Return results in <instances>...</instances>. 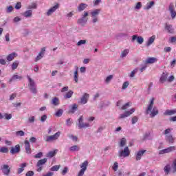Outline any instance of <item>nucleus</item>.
<instances>
[{
  "label": "nucleus",
  "mask_w": 176,
  "mask_h": 176,
  "mask_svg": "<svg viewBox=\"0 0 176 176\" xmlns=\"http://www.w3.org/2000/svg\"><path fill=\"white\" fill-rule=\"evenodd\" d=\"M87 166H89V162L85 161L84 162H82V164L80 165L81 169L79 171L77 176L85 175V171H86L87 170Z\"/></svg>",
  "instance_id": "nucleus-7"
},
{
  "label": "nucleus",
  "mask_w": 176,
  "mask_h": 176,
  "mask_svg": "<svg viewBox=\"0 0 176 176\" xmlns=\"http://www.w3.org/2000/svg\"><path fill=\"white\" fill-rule=\"evenodd\" d=\"M74 79L76 83H78L79 82V74H78V70H76L74 72Z\"/></svg>",
  "instance_id": "nucleus-39"
},
{
  "label": "nucleus",
  "mask_w": 176,
  "mask_h": 176,
  "mask_svg": "<svg viewBox=\"0 0 176 176\" xmlns=\"http://www.w3.org/2000/svg\"><path fill=\"white\" fill-rule=\"evenodd\" d=\"M166 151L168 153H170V152H173V151H175V146H173L168 147L166 148Z\"/></svg>",
  "instance_id": "nucleus-55"
},
{
  "label": "nucleus",
  "mask_w": 176,
  "mask_h": 176,
  "mask_svg": "<svg viewBox=\"0 0 176 176\" xmlns=\"http://www.w3.org/2000/svg\"><path fill=\"white\" fill-rule=\"evenodd\" d=\"M100 13H101V9H95L90 12L91 17L93 18L92 23H94V24L98 23V15Z\"/></svg>",
  "instance_id": "nucleus-4"
},
{
  "label": "nucleus",
  "mask_w": 176,
  "mask_h": 176,
  "mask_svg": "<svg viewBox=\"0 0 176 176\" xmlns=\"http://www.w3.org/2000/svg\"><path fill=\"white\" fill-rule=\"evenodd\" d=\"M19 60H15L13 62L12 65V71H14V69H17V67H19Z\"/></svg>",
  "instance_id": "nucleus-40"
},
{
  "label": "nucleus",
  "mask_w": 176,
  "mask_h": 176,
  "mask_svg": "<svg viewBox=\"0 0 176 176\" xmlns=\"http://www.w3.org/2000/svg\"><path fill=\"white\" fill-rule=\"evenodd\" d=\"M52 104H53V105H55V106H57L58 105V98L57 97H55L52 99Z\"/></svg>",
  "instance_id": "nucleus-43"
},
{
  "label": "nucleus",
  "mask_w": 176,
  "mask_h": 176,
  "mask_svg": "<svg viewBox=\"0 0 176 176\" xmlns=\"http://www.w3.org/2000/svg\"><path fill=\"white\" fill-rule=\"evenodd\" d=\"M3 118H5L6 120H10V119L12 118V114H8V113H6L3 116Z\"/></svg>",
  "instance_id": "nucleus-50"
},
{
  "label": "nucleus",
  "mask_w": 176,
  "mask_h": 176,
  "mask_svg": "<svg viewBox=\"0 0 176 176\" xmlns=\"http://www.w3.org/2000/svg\"><path fill=\"white\" fill-rule=\"evenodd\" d=\"M140 8H142V3H141V2H138L136 3V6H135V9H136L137 10H139Z\"/></svg>",
  "instance_id": "nucleus-59"
},
{
  "label": "nucleus",
  "mask_w": 176,
  "mask_h": 176,
  "mask_svg": "<svg viewBox=\"0 0 176 176\" xmlns=\"http://www.w3.org/2000/svg\"><path fill=\"white\" fill-rule=\"evenodd\" d=\"M43 156V153L42 152H39L34 155L35 159H41Z\"/></svg>",
  "instance_id": "nucleus-56"
},
{
  "label": "nucleus",
  "mask_w": 176,
  "mask_h": 176,
  "mask_svg": "<svg viewBox=\"0 0 176 176\" xmlns=\"http://www.w3.org/2000/svg\"><path fill=\"white\" fill-rule=\"evenodd\" d=\"M166 141H168L170 144H173L174 142V138H173V135L168 134L166 135Z\"/></svg>",
  "instance_id": "nucleus-33"
},
{
  "label": "nucleus",
  "mask_w": 176,
  "mask_h": 176,
  "mask_svg": "<svg viewBox=\"0 0 176 176\" xmlns=\"http://www.w3.org/2000/svg\"><path fill=\"white\" fill-rule=\"evenodd\" d=\"M176 65V59H173L171 62H170V67L172 68H174V67H175Z\"/></svg>",
  "instance_id": "nucleus-62"
},
{
  "label": "nucleus",
  "mask_w": 176,
  "mask_h": 176,
  "mask_svg": "<svg viewBox=\"0 0 176 176\" xmlns=\"http://www.w3.org/2000/svg\"><path fill=\"white\" fill-rule=\"evenodd\" d=\"M133 112H135V109L134 108L131 109L130 111H125L124 113L120 114L119 119H124V118H127L132 115Z\"/></svg>",
  "instance_id": "nucleus-11"
},
{
  "label": "nucleus",
  "mask_w": 176,
  "mask_h": 176,
  "mask_svg": "<svg viewBox=\"0 0 176 176\" xmlns=\"http://www.w3.org/2000/svg\"><path fill=\"white\" fill-rule=\"evenodd\" d=\"M118 167H119V164L118 162H115L113 166V170H114V171H118Z\"/></svg>",
  "instance_id": "nucleus-61"
},
{
  "label": "nucleus",
  "mask_w": 176,
  "mask_h": 176,
  "mask_svg": "<svg viewBox=\"0 0 176 176\" xmlns=\"http://www.w3.org/2000/svg\"><path fill=\"white\" fill-rule=\"evenodd\" d=\"M168 10H169V12H170V13L171 18H172V19H175L176 11H175V10L174 9V3H170L169 4Z\"/></svg>",
  "instance_id": "nucleus-12"
},
{
  "label": "nucleus",
  "mask_w": 176,
  "mask_h": 176,
  "mask_svg": "<svg viewBox=\"0 0 176 176\" xmlns=\"http://www.w3.org/2000/svg\"><path fill=\"white\" fill-rule=\"evenodd\" d=\"M126 144H127V140H126V138H122L119 144V147L123 148V146H124V145H126Z\"/></svg>",
  "instance_id": "nucleus-34"
},
{
  "label": "nucleus",
  "mask_w": 176,
  "mask_h": 176,
  "mask_svg": "<svg viewBox=\"0 0 176 176\" xmlns=\"http://www.w3.org/2000/svg\"><path fill=\"white\" fill-rule=\"evenodd\" d=\"M80 149V148H79V146H78V145H74L69 148V151L71 152H76V151H79Z\"/></svg>",
  "instance_id": "nucleus-38"
},
{
  "label": "nucleus",
  "mask_w": 176,
  "mask_h": 176,
  "mask_svg": "<svg viewBox=\"0 0 176 176\" xmlns=\"http://www.w3.org/2000/svg\"><path fill=\"white\" fill-rule=\"evenodd\" d=\"M135 39H137V42H138V43H139V45H142V43H144V38L142 36H138L137 35H133L132 36V42H134V41H135Z\"/></svg>",
  "instance_id": "nucleus-15"
},
{
  "label": "nucleus",
  "mask_w": 176,
  "mask_h": 176,
  "mask_svg": "<svg viewBox=\"0 0 176 176\" xmlns=\"http://www.w3.org/2000/svg\"><path fill=\"white\" fill-rule=\"evenodd\" d=\"M27 78L29 80V89L30 90V91L32 93H33V94H36V93H38V90H36V86L35 85V81L34 80H32V78H31V77H30V76H27Z\"/></svg>",
  "instance_id": "nucleus-3"
},
{
  "label": "nucleus",
  "mask_w": 176,
  "mask_h": 176,
  "mask_svg": "<svg viewBox=\"0 0 176 176\" xmlns=\"http://www.w3.org/2000/svg\"><path fill=\"white\" fill-rule=\"evenodd\" d=\"M137 72H138V69H133L130 74V77L131 78H134V75H135V74H137Z\"/></svg>",
  "instance_id": "nucleus-54"
},
{
  "label": "nucleus",
  "mask_w": 176,
  "mask_h": 176,
  "mask_svg": "<svg viewBox=\"0 0 176 176\" xmlns=\"http://www.w3.org/2000/svg\"><path fill=\"white\" fill-rule=\"evenodd\" d=\"M0 152L1 153H8V152H9V148H8L7 147H1L0 148Z\"/></svg>",
  "instance_id": "nucleus-46"
},
{
  "label": "nucleus",
  "mask_w": 176,
  "mask_h": 176,
  "mask_svg": "<svg viewBox=\"0 0 176 176\" xmlns=\"http://www.w3.org/2000/svg\"><path fill=\"white\" fill-rule=\"evenodd\" d=\"M67 137H69L70 140H72L73 141H78V137L74 136L72 134L67 135Z\"/></svg>",
  "instance_id": "nucleus-48"
},
{
  "label": "nucleus",
  "mask_w": 176,
  "mask_h": 176,
  "mask_svg": "<svg viewBox=\"0 0 176 176\" xmlns=\"http://www.w3.org/2000/svg\"><path fill=\"white\" fill-rule=\"evenodd\" d=\"M86 40H80L78 43H77V46H82V45H86Z\"/></svg>",
  "instance_id": "nucleus-51"
},
{
  "label": "nucleus",
  "mask_w": 176,
  "mask_h": 176,
  "mask_svg": "<svg viewBox=\"0 0 176 176\" xmlns=\"http://www.w3.org/2000/svg\"><path fill=\"white\" fill-rule=\"evenodd\" d=\"M20 151V144H16L14 147H11V150L10 152L11 155H15V153H19Z\"/></svg>",
  "instance_id": "nucleus-16"
},
{
  "label": "nucleus",
  "mask_w": 176,
  "mask_h": 176,
  "mask_svg": "<svg viewBox=\"0 0 176 176\" xmlns=\"http://www.w3.org/2000/svg\"><path fill=\"white\" fill-rule=\"evenodd\" d=\"M168 77V74L167 73V72L162 73L160 78V82H162V83H164V82L167 80Z\"/></svg>",
  "instance_id": "nucleus-20"
},
{
  "label": "nucleus",
  "mask_w": 176,
  "mask_h": 176,
  "mask_svg": "<svg viewBox=\"0 0 176 176\" xmlns=\"http://www.w3.org/2000/svg\"><path fill=\"white\" fill-rule=\"evenodd\" d=\"M15 9H16V10L21 9V3H16V4L15 5Z\"/></svg>",
  "instance_id": "nucleus-60"
},
{
  "label": "nucleus",
  "mask_w": 176,
  "mask_h": 176,
  "mask_svg": "<svg viewBox=\"0 0 176 176\" xmlns=\"http://www.w3.org/2000/svg\"><path fill=\"white\" fill-rule=\"evenodd\" d=\"M155 6V1H151L150 3H147L146 6L144 7L145 10H149L151 8Z\"/></svg>",
  "instance_id": "nucleus-32"
},
{
  "label": "nucleus",
  "mask_w": 176,
  "mask_h": 176,
  "mask_svg": "<svg viewBox=\"0 0 176 176\" xmlns=\"http://www.w3.org/2000/svg\"><path fill=\"white\" fill-rule=\"evenodd\" d=\"M38 5L35 3H32V4L28 6V9H36Z\"/></svg>",
  "instance_id": "nucleus-47"
},
{
  "label": "nucleus",
  "mask_w": 176,
  "mask_h": 176,
  "mask_svg": "<svg viewBox=\"0 0 176 176\" xmlns=\"http://www.w3.org/2000/svg\"><path fill=\"white\" fill-rule=\"evenodd\" d=\"M137 122H138V117L137 116H134L132 120H131V123L132 124H135V123H137Z\"/></svg>",
  "instance_id": "nucleus-57"
},
{
  "label": "nucleus",
  "mask_w": 176,
  "mask_h": 176,
  "mask_svg": "<svg viewBox=\"0 0 176 176\" xmlns=\"http://www.w3.org/2000/svg\"><path fill=\"white\" fill-rule=\"evenodd\" d=\"M87 16H89V12L85 11L84 14L82 15V17L78 19L77 24L81 25V27H85L87 23V20H89Z\"/></svg>",
  "instance_id": "nucleus-2"
},
{
  "label": "nucleus",
  "mask_w": 176,
  "mask_h": 176,
  "mask_svg": "<svg viewBox=\"0 0 176 176\" xmlns=\"http://www.w3.org/2000/svg\"><path fill=\"white\" fill-rule=\"evenodd\" d=\"M63 113H64V111L63 109H59L56 112L55 116H57V118H60L63 116Z\"/></svg>",
  "instance_id": "nucleus-42"
},
{
  "label": "nucleus",
  "mask_w": 176,
  "mask_h": 176,
  "mask_svg": "<svg viewBox=\"0 0 176 176\" xmlns=\"http://www.w3.org/2000/svg\"><path fill=\"white\" fill-rule=\"evenodd\" d=\"M175 113H176V109L175 110L167 109L164 113V115H165L166 116H171V115H175Z\"/></svg>",
  "instance_id": "nucleus-23"
},
{
  "label": "nucleus",
  "mask_w": 176,
  "mask_h": 176,
  "mask_svg": "<svg viewBox=\"0 0 176 176\" xmlns=\"http://www.w3.org/2000/svg\"><path fill=\"white\" fill-rule=\"evenodd\" d=\"M129 50L128 49H125L120 54V58H124V57H126V56H127V54H129Z\"/></svg>",
  "instance_id": "nucleus-36"
},
{
  "label": "nucleus",
  "mask_w": 176,
  "mask_h": 176,
  "mask_svg": "<svg viewBox=\"0 0 176 176\" xmlns=\"http://www.w3.org/2000/svg\"><path fill=\"white\" fill-rule=\"evenodd\" d=\"M47 162V158H43L38 161L36 164L37 167H41V166H43L45 163Z\"/></svg>",
  "instance_id": "nucleus-25"
},
{
  "label": "nucleus",
  "mask_w": 176,
  "mask_h": 176,
  "mask_svg": "<svg viewBox=\"0 0 176 176\" xmlns=\"http://www.w3.org/2000/svg\"><path fill=\"white\" fill-rule=\"evenodd\" d=\"M78 129H87V127H90V124L89 123L83 122V116H81L78 119L76 123Z\"/></svg>",
  "instance_id": "nucleus-5"
},
{
  "label": "nucleus",
  "mask_w": 176,
  "mask_h": 176,
  "mask_svg": "<svg viewBox=\"0 0 176 176\" xmlns=\"http://www.w3.org/2000/svg\"><path fill=\"white\" fill-rule=\"evenodd\" d=\"M56 155H57V150H54L48 152L46 156L47 157L52 158V157H54V156H56Z\"/></svg>",
  "instance_id": "nucleus-29"
},
{
  "label": "nucleus",
  "mask_w": 176,
  "mask_h": 176,
  "mask_svg": "<svg viewBox=\"0 0 176 176\" xmlns=\"http://www.w3.org/2000/svg\"><path fill=\"white\" fill-rule=\"evenodd\" d=\"M66 124L67 126H71L72 124V120L71 118H69L66 120Z\"/></svg>",
  "instance_id": "nucleus-63"
},
{
  "label": "nucleus",
  "mask_w": 176,
  "mask_h": 176,
  "mask_svg": "<svg viewBox=\"0 0 176 176\" xmlns=\"http://www.w3.org/2000/svg\"><path fill=\"white\" fill-rule=\"evenodd\" d=\"M21 79H23V76L17 75V74H14L12 76V77L10 79L9 82H14L17 80H21Z\"/></svg>",
  "instance_id": "nucleus-19"
},
{
  "label": "nucleus",
  "mask_w": 176,
  "mask_h": 176,
  "mask_svg": "<svg viewBox=\"0 0 176 176\" xmlns=\"http://www.w3.org/2000/svg\"><path fill=\"white\" fill-rule=\"evenodd\" d=\"M23 16H24V17H26V18L32 17V10H26L23 13Z\"/></svg>",
  "instance_id": "nucleus-31"
},
{
  "label": "nucleus",
  "mask_w": 176,
  "mask_h": 176,
  "mask_svg": "<svg viewBox=\"0 0 176 176\" xmlns=\"http://www.w3.org/2000/svg\"><path fill=\"white\" fill-rule=\"evenodd\" d=\"M131 107V102H128L125 104H124L122 107H120V109H122V111H126L127 108Z\"/></svg>",
  "instance_id": "nucleus-35"
},
{
  "label": "nucleus",
  "mask_w": 176,
  "mask_h": 176,
  "mask_svg": "<svg viewBox=\"0 0 176 176\" xmlns=\"http://www.w3.org/2000/svg\"><path fill=\"white\" fill-rule=\"evenodd\" d=\"M25 144V150L26 153L28 155H31V145L30 144V142L28 140H25L24 142Z\"/></svg>",
  "instance_id": "nucleus-14"
},
{
  "label": "nucleus",
  "mask_w": 176,
  "mask_h": 176,
  "mask_svg": "<svg viewBox=\"0 0 176 176\" xmlns=\"http://www.w3.org/2000/svg\"><path fill=\"white\" fill-rule=\"evenodd\" d=\"M118 156V157H129V156H130V149H129V146L124 147L122 151H119Z\"/></svg>",
  "instance_id": "nucleus-6"
},
{
  "label": "nucleus",
  "mask_w": 176,
  "mask_h": 176,
  "mask_svg": "<svg viewBox=\"0 0 176 176\" xmlns=\"http://www.w3.org/2000/svg\"><path fill=\"white\" fill-rule=\"evenodd\" d=\"M42 58H43V55L38 54V56L36 57L34 61L35 63L39 61V60H41Z\"/></svg>",
  "instance_id": "nucleus-52"
},
{
  "label": "nucleus",
  "mask_w": 176,
  "mask_h": 176,
  "mask_svg": "<svg viewBox=\"0 0 176 176\" xmlns=\"http://www.w3.org/2000/svg\"><path fill=\"white\" fill-rule=\"evenodd\" d=\"M112 78H113V76L112 75H109V76H107L105 80L106 83H109V82L112 80Z\"/></svg>",
  "instance_id": "nucleus-58"
},
{
  "label": "nucleus",
  "mask_w": 176,
  "mask_h": 176,
  "mask_svg": "<svg viewBox=\"0 0 176 176\" xmlns=\"http://www.w3.org/2000/svg\"><path fill=\"white\" fill-rule=\"evenodd\" d=\"M157 61V59L154 57H150L147 60H145L146 64H154V63H156Z\"/></svg>",
  "instance_id": "nucleus-24"
},
{
  "label": "nucleus",
  "mask_w": 176,
  "mask_h": 176,
  "mask_svg": "<svg viewBox=\"0 0 176 176\" xmlns=\"http://www.w3.org/2000/svg\"><path fill=\"white\" fill-rule=\"evenodd\" d=\"M149 137H151V133L146 132L143 136V141L149 140Z\"/></svg>",
  "instance_id": "nucleus-45"
},
{
  "label": "nucleus",
  "mask_w": 176,
  "mask_h": 176,
  "mask_svg": "<svg viewBox=\"0 0 176 176\" xmlns=\"http://www.w3.org/2000/svg\"><path fill=\"white\" fill-rule=\"evenodd\" d=\"M72 94H74V91L70 90L65 94V95L64 96V98H65L66 100L68 98H71V97H72Z\"/></svg>",
  "instance_id": "nucleus-37"
},
{
  "label": "nucleus",
  "mask_w": 176,
  "mask_h": 176,
  "mask_svg": "<svg viewBox=\"0 0 176 176\" xmlns=\"http://www.w3.org/2000/svg\"><path fill=\"white\" fill-rule=\"evenodd\" d=\"M60 167H61V166L55 165L51 168V171H58V170H60Z\"/></svg>",
  "instance_id": "nucleus-44"
},
{
  "label": "nucleus",
  "mask_w": 176,
  "mask_h": 176,
  "mask_svg": "<svg viewBox=\"0 0 176 176\" xmlns=\"http://www.w3.org/2000/svg\"><path fill=\"white\" fill-rule=\"evenodd\" d=\"M58 8H60V4L56 3V5H55L54 6L52 7L48 10L47 15L52 16V13H54V12H56L57 9H58Z\"/></svg>",
  "instance_id": "nucleus-13"
},
{
  "label": "nucleus",
  "mask_w": 176,
  "mask_h": 176,
  "mask_svg": "<svg viewBox=\"0 0 176 176\" xmlns=\"http://www.w3.org/2000/svg\"><path fill=\"white\" fill-rule=\"evenodd\" d=\"M25 167H27V163L25 162V163L21 164L19 165V168H18L17 173L21 174V173H23V171H24Z\"/></svg>",
  "instance_id": "nucleus-22"
},
{
  "label": "nucleus",
  "mask_w": 176,
  "mask_h": 176,
  "mask_svg": "<svg viewBox=\"0 0 176 176\" xmlns=\"http://www.w3.org/2000/svg\"><path fill=\"white\" fill-rule=\"evenodd\" d=\"M165 30H166L169 34H174V29H173V25H171L166 24Z\"/></svg>",
  "instance_id": "nucleus-26"
},
{
  "label": "nucleus",
  "mask_w": 176,
  "mask_h": 176,
  "mask_svg": "<svg viewBox=\"0 0 176 176\" xmlns=\"http://www.w3.org/2000/svg\"><path fill=\"white\" fill-rule=\"evenodd\" d=\"M171 170V166L170 164H167L164 168V171L166 175H168L170 174V171Z\"/></svg>",
  "instance_id": "nucleus-30"
},
{
  "label": "nucleus",
  "mask_w": 176,
  "mask_h": 176,
  "mask_svg": "<svg viewBox=\"0 0 176 176\" xmlns=\"http://www.w3.org/2000/svg\"><path fill=\"white\" fill-rule=\"evenodd\" d=\"M14 57H17V54L16 52H12L7 56V60L8 61H13Z\"/></svg>",
  "instance_id": "nucleus-21"
},
{
  "label": "nucleus",
  "mask_w": 176,
  "mask_h": 176,
  "mask_svg": "<svg viewBox=\"0 0 176 176\" xmlns=\"http://www.w3.org/2000/svg\"><path fill=\"white\" fill-rule=\"evenodd\" d=\"M78 111V104L74 103L69 107V113H75Z\"/></svg>",
  "instance_id": "nucleus-17"
},
{
  "label": "nucleus",
  "mask_w": 176,
  "mask_h": 176,
  "mask_svg": "<svg viewBox=\"0 0 176 176\" xmlns=\"http://www.w3.org/2000/svg\"><path fill=\"white\" fill-rule=\"evenodd\" d=\"M172 170L173 173H176V159L173 161L172 164Z\"/></svg>",
  "instance_id": "nucleus-53"
},
{
  "label": "nucleus",
  "mask_w": 176,
  "mask_h": 176,
  "mask_svg": "<svg viewBox=\"0 0 176 176\" xmlns=\"http://www.w3.org/2000/svg\"><path fill=\"white\" fill-rule=\"evenodd\" d=\"M155 39H156V36L153 35L151 37H150L146 43V46H151L153 42H155Z\"/></svg>",
  "instance_id": "nucleus-28"
},
{
  "label": "nucleus",
  "mask_w": 176,
  "mask_h": 176,
  "mask_svg": "<svg viewBox=\"0 0 176 176\" xmlns=\"http://www.w3.org/2000/svg\"><path fill=\"white\" fill-rule=\"evenodd\" d=\"M155 98H152L150 100V104H148L147 109H146V113H149L151 112V118H155L156 115L159 114V110H157V108L153 107V104ZM153 109V110H152Z\"/></svg>",
  "instance_id": "nucleus-1"
},
{
  "label": "nucleus",
  "mask_w": 176,
  "mask_h": 176,
  "mask_svg": "<svg viewBox=\"0 0 176 176\" xmlns=\"http://www.w3.org/2000/svg\"><path fill=\"white\" fill-rule=\"evenodd\" d=\"M89 97H90V95L87 93H85L80 98V100L78 102V103L83 104H87V102L89 101Z\"/></svg>",
  "instance_id": "nucleus-10"
},
{
  "label": "nucleus",
  "mask_w": 176,
  "mask_h": 176,
  "mask_svg": "<svg viewBox=\"0 0 176 176\" xmlns=\"http://www.w3.org/2000/svg\"><path fill=\"white\" fill-rule=\"evenodd\" d=\"M60 134H61V132L58 131L53 135L47 136L45 139L46 142H50V141H55V140H58V137H60Z\"/></svg>",
  "instance_id": "nucleus-8"
},
{
  "label": "nucleus",
  "mask_w": 176,
  "mask_h": 176,
  "mask_svg": "<svg viewBox=\"0 0 176 176\" xmlns=\"http://www.w3.org/2000/svg\"><path fill=\"white\" fill-rule=\"evenodd\" d=\"M129 81H125L123 84H122V90H126V89H127L129 87Z\"/></svg>",
  "instance_id": "nucleus-49"
},
{
  "label": "nucleus",
  "mask_w": 176,
  "mask_h": 176,
  "mask_svg": "<svg viewBox=\"0 0 176 176\" xmlns=\"http://www.w3.org/2000/svg\"><path fill=\"white\" fill-rule=\"evenodd\" d=\"M15 134L16 137H24V135H25V133L23 131H17Z\"/></svg>",
  "instance_id": "nucleus-41"
},
{
  "label": "nucleus",
  "mask_w": 176,
  "mask_h": 176,
  "mask_svg": "<svg viewBox=\"0 0 176 176\" xmlns=\"http://www.w3.org/2000/svg\"><path fill=\"white\" fill-rule=\"evenodd\" d=\"M145 152H146V150H141L137 153V154H136L137 162L141 160V157H142V156H144V153H145Z\"/></svg>",
  "instance_id": "nucleus-18"
},
{
  "label": "nucleus",
  "mask_w": 176,
  "mask_h": 176,
  "mask_svg": "<svg viewBox=\"0 0 176 176\" xmlns=\"http://www.w3.org/2000/svg\"><path fill=\"white\" fill-rule=\"evenodd\" d=\"M26 176H34V171L32 170H29L28 172H27V173L25 174Z\"/></svg>",
  "instance_id": "nucleus-64"
},
{
  "label": "nucleus",
  "mask_w": 176,
  "mask_h": 176,
  "mask_svg": "<svg viewBox=\"0 0 176 176\" xmlns=\"http://www.w3.org/2000/svg\"><path fill=\"white\" fill-rule=\"evenodd\" d=\"M87 4L86 3H80L78 7V12H83V10H85V9H86V8H87Z\"/></svg>",
  "instance_id": "nucleus-27"
},
{
  "label": "nucleus",
  "mask_w": 176,
  "mask_h": 176,
  "mask_svg": "<svg viewBox=\"0 0 176 176\" xmlns=\"http://www.w3.org/2000/svg\"><path fill=\"white\" fill-rule=\"evenodd\" d=\"M1 170L4 175L10 174V167L8 164H3L1 166Z\"/></svg>",
  "instance_id": "nucleus-9"
}]
</instances>
